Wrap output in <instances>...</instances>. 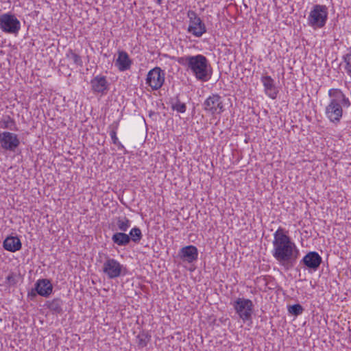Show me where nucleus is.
<instances>
[{
  "mask_svg": "<svg viewBox=\"0 0 351 351\" xmlns=\"http://www.w3.org/2000/svg\"><path fill=\"white\" fill-rule=\"evenodd\" d=\"M287 233L281 227L274 232L271 254L280 266L289 270L298 259L300 251Z\"/></svg>",
  "mask_w": 351,
  "mask_h": 351,
  "instance_id": "1",
  "label": "nucleus"
},
{
  "mask_svg": "<svg viewBox=\"0 0 351 351\" xmlns=\"http://www.w3.org/2000/svg\"><path fill=\"white\" fill-rule=\"evenodd\" d=\"M176 61L199 81L206 82L211 78L212 67L208 59L204 55H188L178 57Z\"/></svg>",
  "mask_w": 351,
  "mask_h": 351,
  "instance_id": "2",
  "label": "nucleus"
},
{
  "mask_svg": "<svg viewBox=\"0 0 351 351\" xmlns=\"http://www.w3.org/2000/svg\"><path fill=\"white\" fill-rule=\"evenodd\" d=\"M329 102L325 108V115L328 120L337 125L343 114L345 110L351 106L350 99L338 88H331L328 90Z\"/></svg>",
  "mask_w": 351,
  "mask_h": 351,
  "instance_id": "3",
  "label": "nucleus"
},
{
  "mask_svg": "<svg viewBox=\"0 0 351 351\" xmlns=\"http://www.w3.org/2000/svg\"><path fill=\"white\" fill-rule=\"evenodd\" d=\"M328 8L324 5L313 6L307 18V23L313 29H320L325 26L328 20Z\"/></svg>",
  "mask_w": 351,
  "mask_h": 351,
  "instance_id": "4",
  "label": "nucleus"
},
{
  "mask_svg": "<svg viewBox=\"0 0 351 351\" xmlns=\"http://www.w3.org/2000/svg\"><path fill=\"white\" fill-rule=\"evenodd\" d=\"M101 271L108 279H114L126 273V268L117 260L107 256L102 265Z\"/></svg>",
  "mask_w": 351,
  "mask_h": 351,
  "instance_id": "5",
  "label": "nucleus"
},
{
  "mask_svg": "<svg viewBox=\"0 0 351 351\" xmlns=\"http://www.w3.org/2000/svg\"><path fill=\"white\" fill-rule=\"evenodd\" d=\"M233 308L239 318L245 323L252 322L254 304L252 300L244 298H238L232 304Z\"/></svg>",
  "mask_w": 351,
  "mask_h": 351,
  "instance_id": "6",
  "label": "nucleus"
},
{
  "mask_svg": "<svg viewBox=\"0 0 351 351\" xmlns=\"http://www.w3.org/2000/svg\"><path fill=\"white\" fill-rule=\"evenodd\" d=\"M0 28L8 34H18L21 29V23L12 13H5L0 15Z\"/></svg>",
  "mask_w": 351,
  "mask_h": 351,
  "instance_id": "7",
  "label": "nucleus"
},
{
  "mask_svg": "<svg viewBox=\"0 0 351 351\" xmlns=\"http://www.w3.org/2000/svg\"><path fill=\"white\" fill-rule=\"evenodd\" d=\"M187 16L189 19V25L187 29L189 33L199 38L206 32V27L204 23L197 15L195 12L193 10L188 11Z\"/></svg>",
  "mask_w": 351,
  "mask_h": 351,
  "instance_id": "8",
  "label": "nucleus"
},
{
  "mask_svg": "<svg viewBox=\"0 0 351 351\" xmlns=\"http://www.w3.org/2000/svg\"><path fill=\"white\" fill-rule=\"evenodd\" d=\"M203 109L214 115L220 114L224 111V107L221 97L217 94L210 95L203 103Z\"/></svg>",
  "mask_w": 351,
  "mask_h": 351,
  "instance_id": "9",
  "label": "nucleus"
},
{
  "mask_svg": "<svg viewBox=\"0 0 351 351\" xmlns=\"http://www.w3.org/2000/svg\"><path fill=\"white\" fill-rule=\"evenodd\" d=\"M165 73L160 67H155L151 69L146 78V84H148L152 90H157L160 89L165 82Z\"/></svg>",
  "mask_w": 351,
  "mask_h": 351,
  "instance_id": "10",
  "label": "nucleus"
},
{
  "mask_svg": "<svg viewBox=\"0 0 351 351\" xmlns=\"http://www.w3.org/2000/svg\"><path fill=\"white\" fill-rule=\"evenodd\" d=\"M0 144L3 149L14 152L20 145V140L14 133L0 132Z\"/></svg>",
  "mask_w": 351,
  "mask_h": 351,
  "instance_id": "11",
  "label": "nucleus"
},
{
  "mask_svg": "<svg viewBox=\"0 0 351 351\" xmlns=\"http://www.w3.org/2000/svg\"><path fill=\"white\" fill-rule=\"evenodd\" d=\"M322 258L321 256L315 251L308 252L300 261V265L308 269L309 271H317L321 263Z\"/></svg>",
  "mask_w": 351,
  "mask_h": 351,
  "instance_id": "12",
  "label": "nucleus"
},
{
  "mask_svg": "<svg viewBox=\"0 0 351 351\" xmlns=\"http://www.w3.org/2000/svg\"><path fill=\"white\" fill-rule=\"evenodd\" d=\"M90 84L94 93L105 95L108 90L109 84L106 77L101 75L95 76L90 80Z\"/></svg>",
  "mask_w": 351,
  "mask_h": 351,
  "instance_id": "13",
  "label": "nucleus"
},
{
  "mask_svg": "<svg viewBox=\"0 0 351 351\" xmlns=\"http://www.w3.org/2000/svg\"><path fill=\"white\" fill-rule=\"evenodd\" d=\"M178 256L183 262L192 263L198 258L197 248L192 245L183 247L179 250Z\"/></svg>",
  "mask_w": 351,
  "mask_h": 351,
  "instance_id": "14",
  "label": "nucleus"
},
{
  "mask_svg": "<svg viewBox=\"0 0 351 351\" xmlns=\"http://www.w3.org/2000/svg\"><path fill=\"white\" fill-rule=\"evenodd\" d=\"M34 286L36 293L42 297L47 298L52 293L53 285L49 279H39Z\"/></svg>",
  "mask_w": 351,
  "mask_h": 351,
  "instance_id": "15",
  "label": "nucleus"
},
{
  "mask_svg": "<svg viewBox=\"0 0 351 351\" xmlns=\"http://www.w3.org/2000/svg\"><path fill=\"white\" fill-rule=\"evenodd\" d=\"M261 81L264 86L265 93L270 98L274 99L276 98L278 90L275 84L274 79L269 75H263Z\"/></svg>",
  "mask_w": 351,
  "mask_h": 351,
  "instance_id": "16",
  "label": "nucleus"
},
{
  "mask_svg": "<svg viewBox=\"0 0 351 351\" xmlns=\"http://www.w3.org/2000/svg\"><path fill=\"white\" fill-rule=\"evenodd\" d=\"M132 60L125 51H119L118 57L115 60L114 65L120 71H125L131 68Z\"/></svg>",
  "mask_w": 351,
  "mask_h": 351,
  "instance_id": "17",
  "label": "nucleus"
},
{
  "mask_svg": "<svg viewBox=\"0 0 351 351\" xmlns=\"http://www.w3.org/2000/svg\"><path fill=\"white\" fill-rule=\"evenodd\" d=\"M131 223V221L125 216L115 217L111 223L112 230L125 232L130 228Z\"/></svg>",
  "mask_w": 351,
  "mask_h": 351,
  "instance_id": "18",
  "label": "nucleus"
},
{
  "mask_svg": "<svg viewBox=\"0 0 351 351\" xmlns=\"http://www.w3.org/2000/svg\"><path fill=\"white\" fill-rule=\"evenodd\" d=\"M3 248L9 252H15L21 249L22 243L18 237H8L3 243Z\"/></svg>",
  "mask_w": 351,
  "mask_h": 351,
  "instance_id": "19",
  "label": "nucleus"
},
{
  "mask_svg": "<svg viewBox=\"0 0 351 351\" xmlns=\"http://www.w3.org/2000/svg\"><path fill=\"white\" fill-rule=\"evenodd\" d=\"M112 241L118 246H126L130 243L128 234L122 232H115L112 237Z\"/></svg>",
  "mask_w": 351,
  "mask_h": 351,
  "instance_id": "20",
  "label": "nucleus"
},
{
  "mask_svg": "<svg viewBox=\"0 0 351 351\" xmlns=\"http://www.w3.org/2000/svg\"><path fill=\"white\" fill-rule=\"evenodd\" d=\"M119 127V123L117 122L113 123L112 125L109 126L110 131V136L111 137L112 143L116 145L118 147L119 149H121L124 151V153L125 154L127 152L125 147L121 144V143L119 141L117 136V130Z\"/></svg>",
  "mask_w": 351,
  "mask_h": 351,
  "instance_id": "21",
  "label": "nucleus"
},
{
  "mask_svg": "<svg viewBox=\"0 0 351 351\" xmlns=\"http://www.w3.org/2000/svg\"><path fill=\"white\" fill-rule=\"evenodd\" d=\"M63 302L60 298H54L47 302V308L55 314H60L62 312V306Z\"/></svg>",
  "mask_w": 351,
  "mask_h": 351,
  "instance_id": "22",
  "label": "nucleus"
},
{
  "mask_svg": "<svg viewBox=\"0 0 351 351\" xmlns=\"http://www.w3.org/2000/svg\"><path fill=\"white\" fill-rule=\"evenodd\" d=\"M0 128L9 129L10 130H17L15 121L9 115L4 116L0 120Z\"/></svg>",
  "mask_w": 351,
  "mask_h": 351,
  "instance_id": "23",
  "label": "nucleus"
},
{
  "mask_svg": "<svg viewBox=\"0 0 351 351\" xmlns=\"http://www.w3.org/2000/svg\"><path fill=\"white\" fill-rule=\"evenodd\" d=\"M66 58L69 60L71 61L72 63L76 66H83V61L82 57L77 54L73 50L69 49L66 53Z\"/></svg>",
  "mask_w": 351,
  "mask_h": 351,
  "instance_id": "24",
  "label": "nucleus"
},
{
  "mask_svg": "<svg viewBox=\"0 0 351 351\" xmlns=\"http://www.w3.org/2000/svg\"><path fill=\"white\" fill-rule=\"evenodd\" d=\"M128 236L130 239V242L133 241L134 243H138L143 238L142 232L138 227L132 228Z\"/></svg>",
  "mask_w": 351,
  "mask_h": 351,
  "instance_id": "25",
  "label": "nucleus"
},
{
  "mask_svg": "<svg viewBox=\"0 0 351 351\" xmlns=\"http://www.w3.org/2000/svg\"><path fill=\"white\" fill-rule=\"evenodd\" d=\"M343 60L345 62L344 69L348 75L351 77V47L348 49V53L343 55Z\"/></svg>",
  "mask_w": 351,
  "mask_h": 351,
  "instance_id": "26",
  "label": "nucleus"
},
{
  "mask_svg": "<svg viewBox=\"0 0 351 351\" xmlns=\"http://www.w3.org/2000/svg\"><path fill=\"white\" fill-rule=\"evenodd\" d=\"M171 108L180 113H184L186 110V106L184 103H182L177 97L175 101L171 102Z\"/></svg>",
  "mask_w": 351,
  "mask_h": 351,
  "instance_id": "27",
  "label": "nucleus"
},
{
  "mask_svg": "<svg viewBox=\"0 0 351 351\" xmlns=\"http://www.w3.org/2000/svg\"><path fill=\"white\" fill-rule=\"evenodd\" d=\"M136 338L138 341V346L139 347L144 348L147 345L149 341L150 335H149L147 333L142 332L137 335Z\"/></svg>",
  "mask_w": 351,
  "mask_h": 351,
  "instance_id": "28",
  "label": "nucleus"
},
{
  "mask_svg": "<svg viewBox=\"0 0 351 351\" xmlns=\"http://www.w3.org/2000/svg\"><path fill=\"white\" fill-rule=\"evenodd\" d=\"M288 311L291 315L297 316L302 313L303 307L300 304H293L288 307Z\"/></svg>",
  "mask_w": 351,
  "mask_h": 351,
  "instance_id": "29",
  "label": "nucleus"
},
{
  "mask_svg": "<svg viewBox=\"0 0 351 351\" xmlns=\"http://www.w3.org/2000/svg\"><path fill=\"white\" fill-rule=\"evenodd\" d=\"M19 276L12 272L5 278V283L9 286H14L17 284Z\"/></svg>",
  "mask_w": 351,
  "mask_h": 351,
  "instance_id": "30",
  "label": "nucleus"
},
{
  "mask_svg": "<svg viewBox=\"0 0 351 351\" xmlns=\"http://www.w3.org/2000/svg\"><path fill=\"white\" fill-rule=\"evenodd\" d=\"M37 294H38V293H36V291H35V288H34V289H33L31 291V292H29V293H28V297H29L31 300H32V299H34V298L36 296V295H37Z\"/></svg>",
  "mask_w": 351,
  "mask_h": 351,
  "instance_id": "31",
  "label": "nucleus"
},
{
  "mask_svg": "<svg viewBox=\"0 0 351 351\" xmlns=\"http://www.w3.org/2000/svg\"><path fill=\"white\" fill-rule=\"evenodd\" d=\"M163 0H156L158 4H161Z\"/></svg>",
  "mask_w": 351,
  "mask_h": 351,
  "instance_id": "32",
  "label": "nucleus"
}]
</instances>
